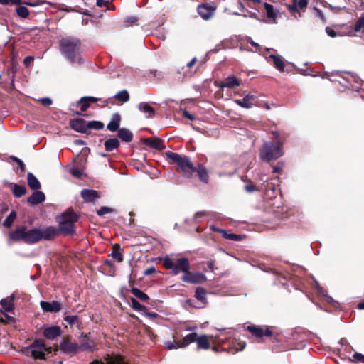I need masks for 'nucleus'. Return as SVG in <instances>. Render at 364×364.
Returning a JSON list of instances; mask_svg holds the SVG:
<instances>
[{
    "label": "nucleus",
    "mask_w": 364,
    "mask_h": 364,
    "mask_svg": "<svg viewBox=\"0 0 364 364\" xmlns=\"http://www.w3.org/2000/svg\"><path fill=\"white\" fill-rule=\"evenodd\" d=\"M40 102L45 106H50L52 105V100L49 97H43L40 99Z\"/></svg>",
    "instance_id": "nucleus-62"
},
{
    "label": "nucleus",
    "mask_w": 364,
    "mask_h": 364,
    "mask_svg": "<svg viewBox=\"0 0 364 364\" xmlns=\"http://www.w3.org/2000/svg\"><path fill=\"white\" fill-rule=\"evenodd\" d=\"M87 131L89 129H95V130H100L103 129L104 124L99 121H90L87 122Z\"/></svg>",
    "instance_id": "nucleus-45"
},
{
    "label": "nucleus",
    "mask_w": 364,
    "mask_h": 364,
    "mask_svg": "<svg viewBox=\"0 0 364 364\" xmlns=\"http://www.w3.org/2000/svg\"><path fill=\"white\" fill-rule=\"evenodd\" d=\"M364 33V16H360L356 21L354 28L349 31V35H357Z\"/></svg>",
    "instance_id": "nucleus-30"
},
{
    "label": "nucleus",
    "mask_w": 364,
    "mask_h": 364,
    "mask_svg": "<svg viewBox=\"0 0 364 364\" xmlns=\"http://www.w3.org/2000/svg\"><path fill=\"white\" fill-rule=\"evenodd\" d=\"M41 235L40 228H33L28 230H27L26 242L28 244L36 243L41 240Z\"/></svg>",
    "instance_id": "nucleus-20"
},
{
    "label": "nucleus",
    "mask_w": 364,
    "mask_h": 364,
    "mask_svg": "<svg viewBox=\"0 0 364 364\" xmlns=\"http://www.w3.org/2000/svg\"><path fill=\"white\" fill-rule=\"evenodd\" d=\"M78 105H81L80 109L82 112H85L88 109L90 104L87 101L80 102V99L77 102Z\"/></svg>",
    "instance_id": "nucleus-60"
},
{
    "label": "nucleus",
    "mask_w": 364,
    "mask_h": 364,
    "mask_svg": "<svg viewBox=\"0 0 364 364\" xmlns=\"http://www.w3.org/2000/svg\"><path fill=\"white\" fill-rule=\"evenodd\" d=\"M87 122L83 119H75L70 122L72 129L80 133H87Z\"/></svg>",
    "instance_id": "nucleus-21"
},
{
    "label": "nucleus",
    "mask_w": 364,
    "mask_h": 364,
    "mask_svg": "<svg viewBox=\"0 0 364 364\" xmlns=\"http://www.w3.org/2000/svg\"><path fill=\"white\" fill-rule=\"evenodd\" d=\"M98 100V98L91 96L82 97L80 98V102L87 101L89 104L97 102Z\"/></svg>",
    "instance_id": "nucleus-57"
},
{
    "label": "nucleus",
    "mask_w": 364,
    "mask_h": 364,
    "mask_svg": "<svg viewBox=\"0 0 364 364\" xmlns=\"http://www.w3.org/2000/svg\"><path fill=\"white\" fill-rule=\"evenodd\" d=\"M64 320L67 321L70 325H74L75 323L78 322L79 318L77 316H66L64 318Z\"/></svg>",
    "instance_id": "nucleus-54"
},
{
    "label": "nucleus",
    "mask_w": 364,
    "mask_h": 364,
    "mask_svg": "<svg viewBox=\"0 0 364 364\" xmlns=\"http://www.w3.org/2000/svg\"><path fill=\"white\" fill-rule=\"evenodd\" d=\"M79 351H92L96 348V343L89 335L81 336L80 338Z\"/></svg>",
    "instance_id": "nucleus-11"
},
{
    "label": "nucleus",
    "mask_w": 364,
    "mask_h": 364,
    "mask_svg": "<svg viewBox=\"0 0 364 364\" xmlns=\"http://www.w3.org/2000/svg\"><path fill=\"white\" fill-rule=\"evenodd\" d=\"M123 250L120 248L119 245H113V251L111 253V256L113 259H116L118 262L123 261L122 255Z\"/></svg>",
    "instance_id": "nucleus-37"
},
{
    "label": "nucleus",
    "mask_w": 364,
    "mask_h": 364,
    "mask_svg": "<svg viewBox=\"0 0 364 364\" xmlns=\"http://www.w3.org/2000/svg\"><path fill=\"white\" fill-rule=\"evenodd\" d=\"M0 4L2 5L19 6L22 4V1L21 0H0Z\"/></svg>",
    "instance_id": "nucleus-53"
},
{
    "label": "nucleus",
    "mask_w": 364,
    "mask_h": 364,
    "mask_svg": "<svg viewBox=\"0 0 364 364\" xmlns=\"http://www.w3.org/2000/svg\"><path fill=\"white\" fill-rule=\"evenodd\" d=\"M195 172L197 173L198 178L203 183H208L209 181V175L207 169L203 164H199L195 167Z\"/></svg>",
    "instance_id": "nucleus-25"
},
{
    "label": "nucleus",
    "mask_w": 364,
    "mask_h": 364,
    "mask_svg": "<svg viewBox=\"0 0 364 364\" xmlns=\"http://www.w3.org/2000/svg\"><path fill=\"white\" fill-rule=\"evenodd\" d=\"M349 360L352 362L355 363H364V355L360 353H355L353 355V358Z\"/></svg>",
    "instance_id": "nucleus-50"
},
{
    "label": "nucleus",
    "mask_w": 364,
    "mask_h": 364,
    "mask_svg": "<svg viewBox=\"0 0 364 364\" xmlns=\"http://www.w3.org/2000/svg\"><path fill=\"white\" fill-rule=\"evenodd\" d=\"M269 58L273 60L274 65L276 69H277L279 72H284L285 62L284 59L282 56L271 54L269 55Z\"/></svg>",
    "instance_id": "nucleus-26"
},
{
    "label": "nucleus",
    "mask_w": 364,
    "mask_h": 364,
    "mask_svg": "<svg viewBox=\"0 0 364 364\" xmlns=\"http://www.w3.org/2000/svg\"><path fill=\"white\" fill-rule=\"evenodd\" d=\"M78 220V216L73 210H66L57 218L59 223V230L64 235H73L75 232L74 223Z\"/></svg>",
    "instance_id": "nucleus-4"
},
{
    "label": "nucleus",
    "mask_w": 364,
    "mask_h": 364,
    "mask_svg": "<svg viewBox=\"0 0 364 364\" xmlns=\"http://www.w3.org/2000/svg\"><path fill=\"white\" fill-rule=\"evenodd\" d=\"M247 330L252 333V335L257 338H262L263 336H272V331L268 328L265 327V329L263 327L260 326H248Z\"/></svg>",
    "instance_id": "nucleus-16"
},
{
    "label": "nucleus",
    "mask_w": 364,
    "mask_h": 364,
    "mask_svg": "<svg viewBox=\"0 0 364 364\" xmlns=\"http://www.w3.org/2000/svg\"><path fill=\"white\" fill-rule=\"evenodd\" d=\"M198 334L196 333H191L186 336L183 339L179 340L181 342V348H186L189 344L196 342Z\"/></svg>",
    "instance_id": "nucleus-33"
},
{
    "label": "nucleus",
    "mask_w": 364,
    "mask_h": 364,
    "mask_svg": "<svg viewBox=\"0 0 364 364\" xmlns=\"http://www.w3.org/2000/svg\"><path fill=\"white\" fill-rule=\"evenodd\" d=\"M23 4L32 7H36L40 5H43L44 4H50V2L43 0H35L32 1H24Z\"/></svg>",
    "instance_id": "nucleus-48"
},
{
    "label": "nucleus",
    "mask_w": 364,
    "mask_h": 364,
    "mask_svg": "<svg viewBox=\"0 0 364 364\" xmlns=\"http://www.w3.org/2000/svg\"><path fill=\"white\" fill-rule=\"evenodd\" d=\"M257 97L252 94L245 95L242 99L235 100V103L241 107L250 109L254 104L252 102V100H255Z\"/></svg>",
    "instance_id": "nucleus-22"
},
{
    "label": "nucleus",
    "mask_w": 364,
    "mask_h": 364,
    "mask_svg": "<svg viewBox=\"0 0 364 364\" xmlns=\"http://www.w3.org/2000/svg\"><path fill=\"white\" fill-rule=\"evenodd\" d=\"M181 280L190 284H203L207 280V277L203 273L188 271L183 275Z\"/></svg>",
    "instance_id": "nucleus-8"
},
{
    "label": "nucleus",
    "mask_w": 364,
    "mask_h": 364,
    "mask_svg": "<svg viewBox=\"0 0 364 364\" xmlns=\"http://www.w3.org/2000/svg\"><path fill=\"white\" fill-rule=\"evenodd\" d=\"M96 4L98 7H107L110 4V1L106 0H97Z\"/></svg>",
    "instance_id": "nucleus-63"
},
{
    "label": "nucleus",
    "mask_w": 364,
    "mask_h": 364,
    "mask_svg": "<svg viewBox=\"0 0 364 364\" xmlns=\"http://www.w3.org/2000/svg\"><path fill=\"white\" fill-rule=\"evenodd\" d=\"M12 192L16 197L20 198L26 194V188L23 186L15 183L13 186Z\"/></svg>",
    "instance_id": "nucleus-40"
},
{
    "label": "nucleus",
    "mask_w": 364,
    "mask_h": 364,
    "mask_svg": "<svg viewBox=\"0 0 364 364\" xmlns=\"http://www.w3.org/2000/svg\"><path fill=\"white\" fill-rule=\"evenodd\" d=\"M215 8L208 4H200L198 6V13L204 20H209L214 14Z\"/></svg>",
    "instance_id": "nucleus-12"
},
{
    "label": "nucleus",
    "mask_w": 364,
    "mask_h": 364,
    "mask_svg": "<svg viewBox=\"0 0 364 364\" xmlns=\"http://www.w3.org/2000/svg\"><path fill=\"white\" fill-rule=\"evenodd\" d=\"M118 136L125 142L131 141L133 138V134L131 131L125 128H122L118 130Z\"/></svg>",
    "instance_id": "nucleus-36"
},
{
    "label": "nucleus",
    "mask_w": 364,
    "mask_h": 364,
    "mask_svg": "<svg viewBox=\"0 0 364 364\" xmlns=\"http://www.w3.org/2000/svg\"><path fill=\"white\" fill-rule=\"evenodd\" d=\"M60 349L64 353L70 354L79 352L80 347L77 343L72 342L68 338H63L60 343Z\"/></svg>",
    "instance_id": "nucleus-10"
},
{
    "label": "nucleus",
    "mask_w": 364,
    "mask_h": 364,
    "mask_svg": "<svg viewBox=\"0 0 364 364\" xmlns=\"http://www.w3.org/2000/svg\"><path fill=\"white\" fill-rule=\"evenodd\" d=\"M245 189L250 193L259 190L254 184H247L245 186Z\"/></svg>",
    "instance_id": "nucleus-64"
},
{
    "label": "nucleus",
    "mask_w": 364,
    "mask_h": 364,
    "mask_svg": "<svg viewBox=\"0 0 364 364\" xmlns=\"http://www.w3.org/2000/svg\"><path fill=\"white\" fill-rule=\"evenodd\" d=\"M180 341H166L165 346L168 350L181 348Z\"/></svg>",
    "instance_id": "nucleus-47"
},
{
    "label": "nucleus",
    "mask_w": 364,
    "mask_h": 364,
    "mask_svg": "<svg viewBox=\"0 0 364 364\" xmlns=\"http://www.w3.org/2000/svg\"><path fill=\"white\" fill-rule=\"evenodd\" d=\"M223 237L225 239L233 241H241L245 236L243 235H237L234 233H228V232H223Z\"/></svg>",
    "instance_id": "nucleus-42"
},
{
    "label": "nucleus",
    "mask_w": 364,
    "mask_h": 364,
    "mask_svg": "<svg viewBox=\"0 0 364 364\" xmlns=\"http://www.w3.org/2000/svg\"><path fill=\"white\" fill-rule=\"evenodd\" d=\"M28 183L31 189L38 190L41 188V183L37 178L31 173H28L27 175Z\"/></svg>",
    "instance_id": "nucleus-35"
},
{
    "label": "nucleus",
    "mask_w": 364,
    "mask_h": 364,
    "mask_svg": "<svg viewBox=\"0 0 364 364\" xmlns=\"http://www.w3.org/2000/svg\"><path fill=\"white\" fill-rule=\"evenodd\" d=\"M121 117L118 113H115L112 115L111 121L108 123L107 128L111 132H115L119 130L120 125Z\"/></svg>",
    "instance_id": "nucleus-28"
},
{
    "label": "nucleus",
    "mask_w": 364,
    "mask_h": 364,
    "mask_svg": "<svg viewBox=\"0 0 364 364\" xmlns=\"http://www.w3.org/2000/svg\"><path fill=\"white\" fill-rule=\"evenodd\" d=\"M105 149L107 151H112L119 146V141L117 138H111L105 141Z\"/></svg>",
    "instance_id": "nucleus-34"
},
{
    "label": "nucleus",
    "mask_w": 364,
    "mask_h": 364,
    "mask_svg": "<svg viewBox=\"0 0 364 364\" xmlns=\"http://www.w3.org/2000/svg\"><path fill=\"white\" fill-rule=\"evenodd\" d=\"M70 173L72 176L77 178H80L82 176V171L81 169L76 167L71 168L70 169Z\"/></svg>",
    "instance_id": "nucleus-56"
},
{
    "label": "nucleus",
    "mask_w": 364,
    "mask_h": 364,
    "mask_svg": "<svg viewBox=\"0 0 364 364\" xmlns=\"http://www.w3.org/2000/svg\"><path fill=\"white\" fill-rule=\"evenodd\" d=\"M196 343L198 349L208 350L210 347V342L206 335L197 336Z\"/></svg>",
    "instance_id": "nucleus-27"
},
{
    "label": "nucleus",
    "mask_w": 364,
    "mask_h": 364,
    "mask_svg": "<svg viewBox=\"0 0 364 364\" xmlns=\"http://www.w3.org/2000/svg\"><path fill=\"white\" fill-rule=\"evenodd\" d=\"M231 333H232V331L231 329H223V330H221L220 331V333L219 335H217L216 336L218 338V339L221 341H223L225 339H226V338H221L222 336L223 335H229L230 336L231 335Z\"/></svg>",
    "instance_id": "nucleus-58"
},
{
    "label": "nucleus",
    "mask_w": 364,
    "mask_h": 364,
    "mask_svg": "<svg viewBox=\"0 0 364 364\" xmlns=\"http://www.w3.org/2000/svg\"><path fill=\"white\" fill-rule=\"evenodd\" d=\"M137 21V18L135 16H129L125 18L124 23L126 26H131L135 23Z\"/></svg>",
    "instance_id": "nucleus-59"
},
{
    "label": "nucleus",
    "mask_w": 364,
    "mask_h": 364,
    "mask_svg": "<svg viewBox=\"0 0 364 364\" xmlns=\"http://www.w3.org/2000/svg\"><path fill=\"white\" fill-rule=\"evenodd\" d=\"M166 155L178 166L184 177L189 178L193 176L195 167L188 156L169 151L166 153Z\"/></svg>",
    "instance_id": "nucleus-3"
},
{
    "label": "nucleus",
    "mask_w": 364,
    "mask_h": 364,
    "mask_svg": "<svg viewBox=\"0 0 364 364\" xmlns=\"http://www.w3.org/2000/svg\"><path fill=\"white\" fill-rule=\"evenodd\" d=\"M80 42L74 38H63L60 42V50L61 53L72 63H77L81 65L84 63L80 55Z\"/></svg>",
    "instance_id": "nucleus-1"
},
{
    "label": "nucleus",
    "mask_w": 364,
    "mask_h": 364,
    "mask_svg": "<svg viewBox=\"0 0 364 364\" xmlns=\"http://www.w3.org/2000/svg\"><path fill=\"white\" fill-rule=\"evenodd\" d=\"M347 341L344 338L341 339L340 343L343 346V348L341 350L346 352L350 354L351 353V350H353L352 347L347 344Z\"/></svg>",
    "instance_id": "nucleus-51"
},
{
    "label": "nucleus",
    "mask_w": 364,
    "mask_h": 364,
    "mask_svg": "<svg viewBox=\"0 0 364 364\" xmlns=\"http://www.w3.org/2000/svg\"><path fill=\"white\" fill-rule=\"evenodd\" d=\"M114 211V210L111 208L103 206L101 207L99 210H97V214L99 216H102L105 214L113 213Z\"/></svg>",
    "instance_id": "nucleus-49"
},
{
    "label": "nucleus",
    "mask_w": 364,
    "mask_h": 364,
    "mask_svg": "<svg viewBox=\"0 0 364 364\" xmlns=\"http://www.w3.org/2000/svg\"><path fill=\"white\" fill-rule=\"evenodd\" d=\"M16 12L18 16L23 18H28L30 14L28 8L23 6H19L18 7H17L16 9Z\"/></svg>",
    "instance_id": "nucleus-43"
},
{
    "label": "nucleus",
    "mask_w": 364,
    "mask_h": 364,
    "mask_svg": "<svg viewBox=\"0 0 364 364\" xmlns=\"http://www.w3.org/2000/svg\"><path fill=\"white\" fill-rule=\"evenodd\" d=\"M344 82H341L346 87L353 91L364 90V82L355 74L347 73L342 77Z\"/></svg>",
    "instance_id": "nucleus-7"
},
{
    "label": "nucleus",
    "mask_w": 364,
    "mask_h": 364,
    "mask_svg": "<svg viewBox=\"0 0 364 364\" xmlns=\"http://www.w3.org/2000/svg\"><path fill=\"white\" fill-rule=\"evenodd\" d=\"M209 215V213L207 211H199L195 213L194 220L198 223L201 221V218L205 216Z\"/></svg>",
    "instance_id": "nucleus-55"
},
{
    "label": "nucleus",
    "mask_w": 364,
    "mask_h": 364,
    "mask_svg": "<svg viewBox=\"0 0 364 364\" xmlns=\"http://www.w3.org/2000/svg\"><path fill=\"white\" fill-rule=\"evenodd\" d=\"M114 98L118 102L124 103L129 100V94L127 90H122L114 95Z\"/></svg>",
    "instance_id": "nucleus-38"
},
{
    "label": "nucleus",
    "mask_w": 364,
    "mask_h": 364,
    "mask_svg": "<svg viewBox=\"0 0 364 364\" xmlns=\"http://www.w3.org/2000/svg\"><path fill=\"white\" fill-rule=\"evenodd\" d=\"M144 143L146 146L155 149L163 150L165 149L164 141L159 137L146 138L144 139Z\"/></svg>",
    "instance_id": "nucleus-19"
},
{
    "label": "nucleus",
    "mask_w": 364,
    "mask_h": 364,
    "mask_svg": "<svg viewBox=\"0 0 364 364\" xmlns=\"http://www.w3.org/2000/svg\"><path fill=\"white\" fill-rule=\"evenodd\" d=\"M132 294L141 301H147L149 296L137 288H132L131 290Z\"/></svg>",
    "instance_id": "nucleus-41"
},
{
    "label": "nucleus",
    "mask_w": 364,
    "mask_h": 364,
    "mask_svg": "<svg viewBox=\"0 0 364 364\" xmlns=\"http://www.w3.org/2000/svg\"><path fill=\"white\" fill-rule=\"evenodd\" d=\"M46 196L42 191H34L32 195L28 198V203L31 205H37L44 202Z\"/></svg>",
    "instance_id": "nucleus-23"
},
{
    "label": "nucleus",
    "mask_w": 364,
    "mask_h": 364,
    "mask_svg": "<svg viewBox=\"0 0 364 364\" xmlns=\"http://www.w3.org/2000/svg\"><path fill=\"white\" fill-rule=\"evenodd\" d=\"M41 240H52L59 234V228L53 226H48L45 228H40Z\"/></svg>",
    "instance_id": "nucleus-13"
},
{
    "label": "nucleus",
    "mask_w": 364,
    "mask_h": 364,
    "mask_svg": "<svg viewBox=\"0 0 364 364\" xmlns=\"http://www.w3.org/2000/svg\"><path fill=\"white\" fill-rule=\"evenodd\" d=\"M41 307L45 312L57 313L62 309V304L59 301H53L52 302L41 301Z\"/></svg>",
    "instance_id": "nucleus-14"
},
{
    "label": "nucleus",
    "mask_w": 364,
    "mask_h": 364,
    "mask_svg": "<svg viewBox=\"0 0 364 364\" xmlns=\"http://www.w3.org/2000/svg\"><path fill=\"white\" fill-rule=\"evenodd\" d=\"M90 364H128L122 356L117 354H107L100 360H95Z\"/></svg>",
    "instance_id": "nucleus-9"
},
{
    "label": "nucleus",
    "mask_w": 364,
    "mask_h": 364,
    "mask_svg": "<svg viewBox=\"0 0 364 364\" xmlns=\"http://www.w3.org/2000/svg\"><path fill=\"white\" fill-rule=\"evenodd\" d=\"M0 304L5 311H10L12 310L14 307L13 298L8 297L1 299L0 301Z\"/></svg>",
    "instance_id": "nucleus-39"
},
{
    "label": "nucleus",
    "mask_w": 364,
    "mask_h": 364,
    "mask_svg": "<svg viewBox=\"0 0 364 364\" xmlns=\"http://www.w3.org/2000/svg\"><path fill=\"white\" fill-rule=\"evenodd\" d=\"M132 306L136 311H141L145 309V306L141 304L136 299H132Z\"/></svg>",
    "instance_id": "nucleus-52"
},
{
    "label": "nucleus",
    "mask_w": 364,
    "mask_h": 364,
    "mask_svg": "<svg viewBox=\"0 0 364 364\" xmlns=\"http://www.w3.org/2000/svg\"><path fill=\"white\" fill-rule=\"evenodd\" d=\"M215 85L223 89L225 87L232 89L234 87L240 86V81L235 76H230L227 77L224 82H218L215 81L214 82Z\"/></svg>",
    "instance_id": "nucleus-17"
},
{
    "label": "nucleus",
    "mask_w": 364,
    "mask_h": 364,
    "mask_svg": "<svg viewBox=\"0 0 364 364\" xmlns=\"http://www.w3.org/2000/svg\"><path fill=\"white\" fill-rule=\"evenodd\" d=\"M163 265L166 269L171 270L173 275H177L181 272L186 274L191 269L189 260L186 257H180L174 262L168 257H165L163 259Z\"/></svg>",
    "instance_id": "nucleus-5"
},
{
    "label": "nucleus",
    "mask_w": 364,
    "mask_h": 364,
    "mask_svg": "<svg viewBox=\"0 0 364 364\" xmlns=\"http://www.w3.org/2000/svg\"><path fill=\"white\" fill-rule=\"evenodd\" d=\"M205 294L206 291L205 290V289L202 287H198L195 292V296L198 300L204 302L206 299Z\"/></svg>",
    "instance_id": "nucleus-46"
},
{
    "label": "nucleus",
    "mask_w": 364,
    "mask_h": 364,
    "mask_svg": "<svg viewBox=\"0 0 364 364\" xmlns=\"http://www.w3.org/2000/svg\"><path fill=\"white\" fill-rule=\"evenodd\" d=\"M42 333L46 338L53 340L61 334V328L58 326H46Z\"/></svg>",
    "instance_id": "nucleus-15"
},
{
    "label": "nucleus",
    "mask_w": 364,
    "mask_h": 364,
    "mask_svg": "<svg viewBox=\"0 0 364 364\" xmlns=\"http://www.w3.org/2000/svg\"><path fill=\"white\" fill-rule=\"evenodd\" d=\"M26 226H19L9 234V237L13 240H24L26 242Z\"/></svg>",
    "instance_id": "nucleus-18"
},
{
    "label": "nucleus",
    "mask_w": 364,
    "mask_h": 364,
    "mask_svg": "<svg viewBox=\"0 0 364 364\" xmlns=\"http://www.w3.org/2000/svg\"><path fill=\"white\" fill-rule=\"evenodd\" d=\"M138 108L144 113L146 118L152 117L154 115V108L147 102H140L138 105Z\"/></svg>",
    "instance_id": "nucleus-31"
},
{
    "label": "nucleus",
    "mask_w": 364,
    "mask_h": 364,
    "mask_svg": "<svg viewBox=\"0 0 364 364\" xmlns=\"http://www.w3.org/2000/svg\"><path fill=\"white\" fill-rule=\"evenodd\" d=\"M264 8L267 18L273 23H276L277 11L274 6L268 3H264Z\"/></svg>",
    "instance_id": "nucleus-32"
},
{
    "label": "nucleus",
    "mask_w": 364,
    "mask_h": 364,
    "mask_svg": "<svg viewBox=\"0 0 364 364\" xmlns=\"http://www.w3.org/2000/svg\"><path fill=\"white\" fill-rule=\"evenodd\" d=\"M103 264H104V265H106V266L109 267L111 269L112 274H114L115 266L114 265V264L110 260L106 259V260L104 261Z\"/></svg>",
    "instance_id": "nucleus-61"
},
{
    "label": "nucleus",
    "mask_w": 364,
    "mask_h": 364,
    "mask_svg": "<svg viewBox=\"0 0 364 364\" xmlns=\"http://www.w3.org/2000/svg\"><path fill=\"white\" fill-rule=\"evenodd\" d=\"M16 217V213L14 210H12L9 213V215L6 218V219L4 220V223H3L4 226H5L6 228H10L12 225Z\"/></svg>",
    "instance_id": "nucleus-44"
},
{
    "label": "nucleus",
    "mask_w": 364,
    "mask_h": 364,
    "mask_svg": "<svg viewBox=\"0 0 364 364\" xmlns=\"http://www.w3.org/2000/svg\"><path fill=\"white\" fill-rule=\"evenodd\" d=\"M46 350L45 343L42 340H36L25 349L24 352L26 355L31 356L34 359L44 360Z\"/></svg>",
    "instance_id": "nucleus-6"
},
{
    "label": "nucleus",
    "mask_w": 364,
    "mask_h": 364,
    "mask_svg": "<svg viewBox=\"0 0 364 364\" xmlns=\"http://www.w3.org/2000/svg\"><path fill=\"white\" fill-rule=\"evenodd\" d=\"M307 4L308 0H293L292 4L288 6V9L291 12H297L299 9H305Z\"/></svg>",
    "instance_id": "nucleus-29"
},
{
    "label": "nucleus",
    "mask_w": 364,
    "mask_h": 364,
    "mask_svg": "<svg viewBox=\"0 0 364 364\" xmlns=\"http://www.w3.org/2000/svg\"><path fill=\"white\" fill-rule=\"evenodd\" d=\"M81 196L86 202H94L99 198V194L95 190L83 189L81 191Z\"/></svg>",
    "instance_id": "nucleus-24"
},
{
    "label": "nucleus",
    "mask_w": 364,
    "mask_h": 364,
    "mask_svg": "<svg viewBox=\"0 0 364 364\" xmlns=\"http://www.w3.org/2000/svg\"><path fill=\"white\" fill-rule=\"evenodd\" d=\"M273 135L276 143L268 141L263 144L259 150V157L264 161L269 162L272 160H276L284 154L282 149V143L279 139V135L277 132H274Z\"/></svg>",
    "instance_id": "nucleus-2"
}]
</instances>
